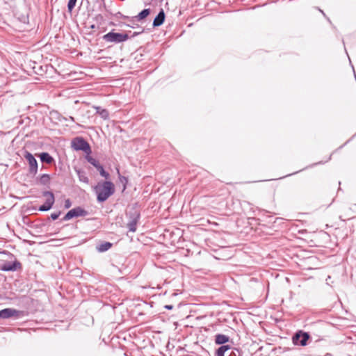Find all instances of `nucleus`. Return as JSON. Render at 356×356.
I'll return each instance as SVG.
<instances>
[{"label": "nucleus", "instance_id": "f257e3e1", "mask_svg": "<svg viewBox=\"0 0 356 356\" xmlns=\"http://www.w3.org/2000/svg\"><path fill=\"white\" fill-rule=\"evenodd\" d=\"M94 190L97 194V202H104L115 193V186L111 181H105L98 183Z\"/></svg>", "mask_w": 356, "mask_h": 356}, {"label": "nucleus", "instance_id": "f03ea898", "mask_svg": "<svg viewBox=\"0 0 356 356\" xmlns=\"http://www.w3.org/2000/svg\"><path fill=\"white\" fill-rule=\"evenodd\" d=\"M129 36L127 33H115L110 31L103 35L102 39L107 42L120 43L127 40Z\"/></svg>", "mask_w": 356, "mask_h": 356}, {"label": "nucleus", "instance_id": "7ed1b4c3", "mask_svg": "<svg viewBox=\"0 0 356 356\" xmlns=\"http://www.w3.org/2000/svg\"><path fill=\"white\" fill-rule=\"evenodd\" d=\"M72 147L76 151H83L90 154L91 148L89 143L82 137H76L72 140Z\"/></svg>", "mask_w": 356, "mask_h": 356}, {"label": "nucleus", "instance_id": "20e7f679", "mask_svg": "<svg viewBox=\"0 0 356 356\" xmlns=\"http://www.w3.org/2000/svg\"><path fill=\"white\" fill-rule=\"evenodd\" d=\"M127 215L129 216V222H127V227L129 232H135L137 229V224L140 218V212L136 209H133V211H129Z\"/></svg>", "mask_w": 356, "mask_h": 356}, {"label": "nucleus", "instance_id": "39448f33", "mask_svg": "<svg viewBox=\"0 0 356 356\" xmlns=\"http://www.w3.org/2000/svg\"><path fill=\"white\" fill-rule=\"evenodd\" d=\"M24 157L26 159L29 163V172L32 176H35L38 173V162L35 159L34 156L29 152L25 151Z\"/></svg>", "mask_w": 356, "mask_h": 356}, {"label": "nucleus", "instance_id": "423d86ee", "mask_svg": "<svg viewBox=\"0 0 356 356\" xmlns=\"http://www.w3.org/2000/svg\"><path fill=\"white\" fill-rule=\"evenodd\" d=\"M42 195L44 197H47V198L45 202L42 205L39 207L38 211H47L52 208L55 202L54 195L51 191H44L42 193Z\"/></svg>", "mask_w": 356, "mask_h": 356}, {"label": "nucleus", "instance_id": "0eeeda50", "mask_svg": "<svg viewBox=\"0 0 356 356\" xmlns=\"http://www.w3.org/2000/svg\"><path fill=\"white\" fill-rule=\"evenodd\" d=\"M309 338L310 335L307 332L299 330L293 336L292 341L295 345L305 346Z\"/></svg>", "mask_w": 356, "mask_h": 356}, {"label": "nucleus", "instance_id": "6e6552de", "mask_svg": "<svg viewBox=\"0 0 356 356\" xmlns=\"http://www.w3.org/2000/svg\"><path fill=\"white\" fill-rule=\"evenodd\" d=\"M88 212L81 207H76L70 210L63 217V220L67 221L73 218L86 216Z\"/></svg>", "mask_w": 356, "mask_h": 356}, {"label": "nucleus", "instance_id": "1a4fd4ad", "mask_svg": "<svg viewBox=\"0 0 356 356\" xmlns=\"http://www.w3.org/2000/svg\"><path fill=\"white\" fill-rule=\"evenodd\" d=\"M22 269V264L16 259L12 261H6L0 267V270L5 272H15Z\"/></svg>", "mask_w": 356, "mask_h": 356}, {"label": "nucleus", "instance_id": "9d476101", "mask_svg": "<svg viewBox=\"0 0 356 356\" xmlns=\"http://www.w3.org/2000/svg\"><path fill=\"white\" fill-rule=\"evenodd\" d=\"M21 313L22 312L13 308H6L0 310V319H7L13 316L17 318Z\"/></svg>", "mask_w": 356, "mask_h": 356}, {"label": "nucleus", "instance_id": "9b49d317", "mask_svg": "<svg viewBox=\"0 0 356 356\" xmlns=\"http://www.w3.org/2000/svg\"><path fill=\"white\" fill-rule=\"evenodd\" d=\"M165 15L163 9H161L158 15L155 17L153 21V27H158L162 25L165 21Z\"/></svg>", "mask_w": 356, "mask_h": 356}, {"label": "nucleus", "instance_id": "f8f14e48", "mask_svg": "<svg viewBox=\"0 0 356 356\" xmlns=\"http://www.w3.org/2000/svg\"><path fill=\"white\" fill-rule=\"evenodd\" d=\"M229 341V337L222 334H218L215 336V343L218 345L225 344Z\"/></svg>", "mask_w": 356, "mask_h": 356}, {"label": "nucleus", "instance_id": "ddd939ff", "mask_svg": "<svg viewBox=\"0 0 356 356\" xmlns=\"http://www.w3.org/2000/svg\"><path fill=\"white\" fill-rule=\"evenodd\" d=\"M150 14V9L145 8L143 9L141 12L138 13V15L131 17V21H134V19H137L138 21H140L146 18Z\"/></svg>", "mask_w": 356, "mask_h": 356}, {"label": "nucleus", "instance_id": "4468645a", "mask_svg": "<svg viewBox=\"0 0 356 356\" xmlns=\"http://www.w3.org/2000/svg\"><path fill=\"white\" fill-rule=\"evenodd\" d=\"M96 111V113L99 114L100 117L104 120H108L109 118V113L108 110L105 108H102L101 106H94L93 107Z\"/></svg>", "mask_w": 356, "mask_h": 356}, {"label": "nucleus", "instance_id": "2eb2a0df", "mask_svg": "<svg viewBox=\"0 0 356 356\" xmlns=\"http://www.w3.org/2000/svg\"><path fill=\"white\" fill-rule=\"evenodd\" d=\"M39 156L42 163L51 164L54 161V158L48 152H42L40 154Z\"/></svg>", "mask_w": 356, "mask_h": 356}, {"label": "nucleus", "instance_id": "dca6fc26", "mask_svg": "<svg viewBox=\"0 0 356 356\" xmlns=\"http://www.w3.org/2000/svg\"><path fill=\"white\" fill-rule=\"evenodd\" d=\"M37 179L41 185L46 186L50 184L51 178L49 175L42 174L39 177H38Z\"/></svg>", "mask_w": 356, "mask_h": 356}, {"label": "nucleus", "instance_id": "f3484780", "mask_svg": "<svg viewBox=\"0 0 356 356\" xmlns=\"http://www.w3.org/2000/svg\"><path fill=\"white\" fill-rule=\"evenodd\" d=\"M75 171L78 175L79 179L80 181L88 184L89 179L86 176V172L81 169H75Z\"/></svg>", "mask_w": 356, "mask_h": 356}, {"label": "nucleus", "instance_id": "a211bd4d", "mask_svg": "<svg viewBox=\"0 0 356 356\" xmlns=\"http://www.w3.org/2000/svg\"><path fill=\"white\" fill-rule=\"evenodd\" d=\"M112 247V243L110 242H104L97 247V250L99 252H104L109 250Z\"/></svg>", "mask_w": 356, "mask_h": 356}, {"label": "nucleus", "instance_id": "6ab92c4d", "mask_svg": "<svg viewBox=\"0 0 356 356\" xmlns=\"http://www.w3.org/2000/svg\"><path fill=\"white\" fill-rule=\"evenodd\" d=\"M85 158L88 163H90L91 165H92L96 168L98 167V165H100L99 162L97 159H95V158L91 156L90 154H86Z\"/></svg>", "mask_w": 356, "mask_h": 356}, {"label": "nucleus", "instance_id": "aec40b11", "mask_svg": "<svg viewBox=\"0 0 356 356\" xmlns=\"http://www.w3.org/2000/svg\"><path fill=\"white\" fill-rule=\"evenodd\" d=\"M96 169L99 171L101 176H102L105 179L109 178V173L105 171L104 167L101 164L98 165V167Z\"/></svg>", "mask_w": 356, "mask_h": 356}, {"label": "nucleus", "instance_id": "412c9836", "mask_svg": "<svg viewBox=\"0 0 356 356\" xmlns=\"http://www.w3.org/2000/svg\"><path fill=\"white\" fill-rule=\"evenodd\" d=\"M77 0H69L67 3V10L69 12H72L76 6Z\"/></svg>", "mask_w": 356, "mask_h": 356}, {"label": "nucleus", "instance_id": "4be33fe9", "mask_svg": "<svg viewBox=\"0 0 356 356\" xmlns=\"http://www.w3.org/2000/svg\"><path fill=\"white\" fill-rule=\"evenodd\" d=\"M227 356H242L241 352L238 349L232 350Z\"/></svg>", "mask_w": 356, "mask_h": 356}, {"label": "nucleus", "instance_id": "5701e85b", "mask_svg": "<svg viewBox=\"0 0 356 356\" xmlns=\"http://www.w3.org/2000/svg\"><path fill=\"white\" fill-rule=\"evenodd\" d=\"M218 350L224 352L225 353L230 350V346L229 345H225L222 344L220 347L218 348Z\"/></svg>", "mask_w": 356, "mask_h": 356}, {"label": "nucleus", "instance_id": "b1692460", "mask_svg": "<svg viewBox=\"0 0 356 356\" xmlns=\"http://www.w3.org/2000/svg\"><path fill=\"white\" fill-rule=\"evenodd\" d=\"M119 179H120V182L124 184V189H125L126 188V184L128 182V179L126 177H124V176H122V175H119Z\"/></svg>", "mask_w": 356, "mask_h": 356}, {"label": "nucleus", "instance_id": "393cba45", "mask_svg": "<svg viewBox=\"0 0 356 356\" xmlns=\"http://www.w3.org/2000/svg\"><path fill=\"white\" fill-rule=\"evenodd\" d=\"M114 17H115V18H118H118L128 19H129L130 21H131V18H130V17H128V16H125V15H123L122 13H121L120 12H118V13H116L114 15Z\"/></svg>", "mask_w": 356, "mask_h": 356}, {"label": "nucleus", "instance_id": "a878e982", "mask_svg": "<svg viewBox=\"0 0 356 356\" xmlns=\"http://www.w3.org/2000/svg\"><path fill=\"white\" fill-rule=\"evenodd\" d=\"M61 212L60 211H58L56 213H52L51 214V218L53 220H55L56 219L58 218L59 216L60 215Z\"/></svg>", "mask_w": 356, "mask_h": 356}, {"label": "nucleus", "instance_id": "bb28decb", "mask_svg": "<svg viewBox=\"0 0 356 356\" xmlns=\"http://www.w3.org/2000/svg\"><path fill=\"white\" fill-rule=\"evenodd\" d=\"M72 205V202L70 200V199H67L65 201V209H68L71 207Z\"/></svg>", "mask_w": 356, "mask_h": 356}, {"label": "nucleus", "instance_id": "cd10ccee", "mask_svg": "<svg viewBox=\"0 0 356 356\" xmlns=\"http://www.w3.org/2000/svg\"><path fill=\"white\" fill-rule=\"evenodd\" d=\"M216 355L217 356H225V353L224 352H222L217 349L216 350Z\"/></svg>", "mask_w": 356, "mask_h": 356}, {"label": "nucleus", "instance_id": "c85d7f7f", "mask_svg": "<svg viewBox=\"0 0 356 356\" xmlns=\"http://www.w3.org/2000/svg\"><path fill=\"white\" fill-rule=\"evenodd\" d=\"M164 307L168 310H171L173 309V306L172 305H167Z\"/></svg>", "mask_w": 356, "mask_h": 356}, {"label": "nucleus", "instance_id": "c756f323", "mask_svg": "<svg viewBox=\"0 0 356 356\" xmlns=\"http://www.w3.org/2000/svg\"><path fill=\"white\" fill-rule=\"evenodd\" d=\"M143 31H140V32H134V33H133V35H132V36H131V37H135V36H136V35H139V34H140V33H142Z\"/></svg>", "mask_w": 356, "mask_h": 356}, {"label": "nucleus", "instance_id": "7c9ffc66", "mask_svg": "<svg viewBox=\"0 0 356 356\" xmlns=\"http://www.w3.org/2000/svg\"><path fill=\"white\" fill-rule=\"evenodd\" d=\"M90 29L93 30V29H96V26L95 24H92L90 26Z\"/></svg>", "mask_w": 356, "mask_h": 356}, {"label": "nucleus", "instance_id": "2f4dec72", "mask_svg": "<svg viewBox=\"0 0 356 356\" xmlns=\"http://www.w3.org/2000/svg\"><path fill=\"white\" fill-rule=\"evenodd\" d=\"M349 141H350V140H348V141H346L343 145H342L341 146H340V147H339V149H341L342 147H344V146H345V145H346Z\"/></svg>", "mask_w": 356, "mask_h": 356}, {"label": "nucleus", "instance_id": "473e14b6", "mask_svg": "<svg viewBox=\"0 0 356 356\" xmlns=\"http://www.w3.org/2000/svg\"><path fill=\"white\" fill-rule=\"evenodd\" d=\"M300 171H301V170H299V172H300ZM298 171L295 172H293V173H291V174L288 175V176H291V175H295V174H296V173H298ZM286 177H287V175H286Z\"/></svg>", "mask_w": 356, "mask_h": 356}, {"label": "nucleus", "instance_id": "72a5a7b5", "mask_svg": "<svg viewBox=\"0 0 356 356\" xmlns=\"http://www.w3.org/2000/svg\"><path fill=\"white\" fill-rule=\"evenodd\" d=\"M319 11L321 12V13H322L323 15V16L326 17L325 14L324 13V12L322 10L319 9Z\"/></svg>", "mask_w": 356, "mask_h": 356}, {"label": "nucleus", "instance_id": "f704fd0d", "mask_svg": "<svg viewBox=\"0 0 356 356\" xmlns=\"http://www.w3.org/2000/svg\"><path fill=\"white\" fill-rule=\"evenodd\" d=\"M96 18H100V19H102V16L101 15H98L96 16Z\"/></svg>", "mask_w": 356, "mask_h": 356}, {"label": "nucleus", "instance_id": "c9c22d12", "mask_svg": "<svg viewBox=\"0 0 356 356\" xmlns=\"http://www.w3.org/2000/svg\"><path fill=\"white\" fill-rule=\"evenodd\" d=\"M70 119L72 121V122H74V118L72 116L70 117Z\"/></svg>", "mask_w": 356, "mask_h": 356}]
</instances>
